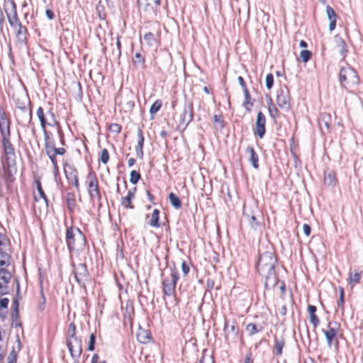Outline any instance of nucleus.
Wrapping results in <instances>:
<instances>
[{
	"mask_svg": "<svg viewBox=\"0 0 363 363\" xmlns=\"http://www.w3.org/2000/svg\"><path fill=\"white\" fill-rule=\"evenodd\" d=\"M116 58L119 59L121 56V43L120 40V36H117L116 38Z\"/></svg>",
	"mask_w": 363,
	"mask_h": 363,
	"instance_id": "0e129e2a",
	"label": "nucleus"
},
{
	"mask_svg": "<svg viewBox=\"0 0 363 363\" xmlns=\"http://www.w3.org/2000/svg\"><path fill=\"white\" fill-rule=\"evenodd\" d=\"M161 59L162 60V66L164 68H169L172 62V58L170 53L164 52L162 57Z\"/></svg>",
	"mask_w": 363,
	"mask_h": 363,
	"instance_id": "4c0bfd02",
	"label": "nucleus"
},
{
	"mask_svg": "<svg viewBox=\"0 0 363 363\" xmlns=\"http://www.w3.org/2000/svg\"><path fill=\"white\" fill-rule=\"evenodd\" d=\"M45 152L49 159L50 160L52 164H56L57 162V157L55 153H54L52 151H51L50 149H45Z\"/></svg>",
	"mask_w": 363,
	"mask_h": 363,
	"instance_id": "4d7b16f0",
	"label": "nucleus"
},
{
	"mask_svg": "<svg viewBox=\"0 0 363 363\" xmlns=\"http://www.w3.org/2000/svg\"><path fill=\"white\" fill-rule=\"evenodd\" d=\"M323 182L326 186L333 187L335 186L337 182L335 172L333 170L325 171Z\"/></svg>",
	"mask_w": 363,
	"mask_h": 363,
	"instance_id": "5701e85b",
	"label": "nucleus"
},
{
	"mask_svg": "<svg viewBox=\"0 0 363 363\" xmlns=\"http://www.w3.org/2000/svg\"><path fill=\"white\" fill-rule=\"evenodd\" d=\"M45 139V150L50 149L52 145L54 144V141L50 140V133L47 130H43Z\"/></svg>",
	"mask_w": 363,
	"mask_h": 363,
	"instance_id": "a18cd8bd",
	"label": "nucleus"
},
{
	"mask_svg": "<svg viewBox=\"0 0 363 363\" xmlns=\"http://www.w3.org/2000/svg\"><path fill=\"white\" fill-rule=\"evenodd\" d=\"M11 256L5 252L0 250V266H9L10 264Z\"/></svg>",
	"mask_w": 363,
	"mask_h": 363,
	"instance_id": "ea45409f",
	"label": "nucleus"
},
{
	"mask_svg": "<svg viewBox=\"0 0 363 363\" xmlns=\"http://www.w3.org/2000/svg\"><path fill=\"white\" fill-rule=\"evenodd\" d=\"M64 172L68 183L74 185L76 190L79 191V182L77 169L72 165L65 164L64 166Z\"/></svg>",
	"mask_w": 363,
	"mask_h": 363,
	"instance_id": "1a4fd4ad",
	"label": "nucleus"
},
{
	"mask_svg": "<svg viewBox=\"0 0 363 363\" xmlns=\"http://www.w3.org/2000/svg\"><path fill=\"white\" fill-rule=\"evenodd\" d=\"M362 274H363L362 271H361L359 272H355L354 274H352V272H350L349 278L347 279L348 284L352 288L357 284H359L360 281V279L362 278Z\"/></svg>",
	"mask_w": 363,
	"mask_h": 363,
	"instance_id": "c756f323",
	"label": "nucleus"
},
{
	"mask_svg": "<svg viewBox=\"0 0 363 363\" xmlns=\"http://www.w3.org/2000/svg\"><path fill=\"white\" fill-rule=\"evenodd\" d=\"M182 273H183L184 276L187 275L190 270L188 264L184 260L182 263Z\"/></svg>",
	"mask_w": 363,
	"mask_h": 363,
	"instance_id": "338daca9",
	"label": "nucleus"
},
{
	"mask_svg": "<svg viewBox=\"0 0 363 363\" xmlns=\"http://www.w3.org/2000/svg\"><path fill=\"white\" fill-rule=\"evenodd\" d=\"M245 100L243 102V106L247 111H250V108L248 106H252L253 103L250 101V94L248 89L244 90Z\"/></svg>",
	"mask_w": 363,
	"mask_h": 363,
	"instance_id": "58836bf2",
	"label": "nucleus"
},
{
	"mask_svg": "<svg viewBox=\"0 0 363 363\" xmlns=\"http://www.w3.org/2000/svg\"><path fill=\"white\" fill-rule=\"evenodd\" d=\"M9 293L8 284L0 281V295L4 296Z\"/></svg>",
	"mask_w": 363,
	"mask_h": 363,
	"instance_id": "680f3d73",
	"label": "nucleus"
},
{
	"mask_svg": "<svg viewBox=\"0 0 363 363\" xmlns=\"http://www.w3.org/2000/svg\"><path fill=\"white\" fill-rule=\"evenodd\" d=\"M326 13L328 18V20L330 21L329 24V30L333 31L336 26V21H337V13L333 8H332L330 6L328 5L326 6Z\"/></svg>",
	"mask_w": 363,
	"mask_h": 363,
	"instance_id": "4be33fe9",
	"label": "nucleus"
},
{
	"mask_svg": "<svg viewBox=\"0 0 363 363\" xmlns=\"http://www.w3.org/2000/svg\"><path fill=\"white\" fill-rule=\"evenodd\" d=\"M169 200L171 205L176 209H179L182 207V203L181 199L173 192L169 193Z\"/></svg>",
	"mask_w": 363,
	"mask_h": 363,
	"instance_id": "473e14b6",
	"label": "nucleus"
},
{
	"mask_svg": "<svg viewBox=\"0 0 363 363\" xmlns=\"http://www.w3.org/2000/svg\"><path fill=\"white\" fill-rule=\"evenodd\" d=\"M66 203L69 212H73L76 206L75 195L72 192L67 194Z\"/></svg>",
	"mask_w": 363,
	"mask_h": 363,
	"instance_id": "2f4dec72",
	"label": "nucleus"
},
{
	"mask_svg": "<svg viewBox=\"0 0 363 363\" xmlns=\"http://www.w3.org/2000/svg\"><path fill=\"white\" fill-rule=\"evenodd\" d=\"M312 57V52L310 50H303L300 52V57L301 58V60L303 62H308Z\"/></svg>",
	"mask_w": 363,
	"mask_h": 363,
	"instance_id": "c03bdc74",
	"label": "nucleus"
},
{
	"mask_svg": "<svg viewBox=\"0 0 363 363\" xmlns=\"http://www.w3.org/2000/svg\"><path fill=\"white\" fill-rule=\"evenodd\" d=\"M162 106V102L160 99H157L152 104L150 108V113L151 114V118L153 119L155 115L160 110Z\"/></svg>",
	"mask_w": 363,
	"mask_h": 363,
	"instance_id": "72a5a7b5",
	"label": "nucleus"
},
{
	"mask_svg": "<svg viewBox=\"0 0 363 363\" xmlns=\"http://www.w3.org/2000/svg\"><path fill=\"white\" fill-rule=\"evenodd\" d=\"M1 143L7 165L11 167L16 164L15 147L11 140H1Z\"/></svg>",
	"mask_w": 363,
	"mask_h": 363,
	"instance_id": "6e6552de",
	"label": "nucleus"
},
{
	"mask_svg": "<svg viewBox=\"0 0 363 363\" xmlns=\"http://www.w3.org/2000/svg\"><path fill=\"white\" fill-rule=\"evenodd\" d=\"M254 135L258 136L260 139L263 138L266 133V118L262 111H259L257 115L255 128L253 130Z\"/></svg>",
	"mask_w": 363,
	"mask_h": 363,
	"instance_id": "f8f14e48",
	"label": "nucleus"
},
{
	"mask_svg": "<svg viewBox=\"0 0 363 363\" xmlns=\"http://www.w3.org/2000/svg\"><path fill=\"white\" fill-rule=\"evenodd\" d=\"M169 270L171 281L167 278L164 279L162 281L163 293L168 296L175 293L176 285L179 279V272L174 264L169 267Z\"/></svg>",
	"mask_w": 363,
	"mask_h": 363,
	"instance_id": "7ed1b4c3",
	"label": "nucleus"
},
{
	"mask_svg": "<svg viewBox=\"0 0 363 363\" xmlns=\"http://www.w3.org/2000/svg\"><path fill=\"white\" fill-rule=\"evenodd\" d=\"M121 205L125 208H131L133 209L134 206L132 205V199H130L128 196H125L121 198Z\"/></svg>",
	"mask_w": 363,
	"mask_h": 363,
	"instance_id": "49530a36",
	"label": "nucleus"
},
{
	"mask_svg": "<svg viewBox=\"0 0 363 363\" xmlns=\"http://www.w3.org/2000/svg\"><path fill=\"white\" fill-rule=\"evenodd\" d=\"M87 186H88V193L91 201H94L97 199V201H101V194L99 190V181L97 179L96 174L91 171L87 175Z\"/></svg>",
	"mask_w": 363,
	"mask_h": 363,
	"instance_id": "39448f33",
	"label": "nucleus"
},
{
	"mask_svg": "<svg viewBox=\"0 0 363 363\" xmlns=\"http://www.w3.org/2000/svg\"><path fill=\"white\" fill-rule=\"evenodd\" d=\"M75 234L73 231V227L71 226L67 228L65 234L66 244L69 252L74 250L75 247Z\"/></svg>",
	"mask_w": 363,
	"mask_h": 363,
	"instance_id": "6ab92c4d",
	"label": "nucleus"
},
{
	"mask_svg": "<svg viewBox=\"0 0 363 363\" xmlns=\"http://www.w3.org/2000/svg\"><path fill=\"white\" fill-rule=\"evenodd\" d=\"M332 323L330 322L328 324V330H325L324 329L322 330V332L324 333L327 344L329 347H330L333 344L334 339L336 337L337 334V330L340 328V323L335 322L334 325H336V328L331 327Z\"/></svg>",
	"mask_w": 363,
	"mask_h": 363,
	"instance_id": "2eb2a0df",
	"label": "nucleus"
},
{
	"mask_svg": "<svg viewBox=\"0 0 363 363\" xmlns=\"http://www.w3.org/2000/svg\"><path fill=\"white\" fill-rule=\"evenodd\" d=\"M17 354L14 351V349L10 352L9 356L8 357L9 363H16Z\"/></svg>",
	"mask_w": 363,
	"mask_h": 363,
	"instance_id": "69168bd1",
	"label": "nucleus"
},
{
	"mask_svg": "<svg viewBox=\"0 0 363 363\" xmlns=\"http://www.w3.org/2000/svg\"><path fill=\"white\" fill-rule=\"evenodd\" d=\"M246 152L250 154L249 162L255 169H259V156L252 146H247Z\"/></svg>",
	"mask_w": 363,
	"mask_h": 363,
	"instance_id": "412c9836",
	"label": "nucleus"
},
{
	"mask_svg": "<svg viewBox=\"0 0 363 363\" xmlns=\"http://www.w3.org/2000/svg\"><path fill=\"white\" fill-rule=\"evenodd\" d=\"M260 214V211L258 207L255 205L252 206H243V216L247 218L252 217V216H255L257 214Z\"/></svg>",
	"mask_w": 363,
	"mask_h": 363,
	"instance_id": "bb28decb",
	"label": "nucleus"
},
{
	"mask_svg": "<svg viewBox=\"0 0 363 363\" xmlns=\"http://www.w3.org/2000/svg\"><path fill=\"white\" fill-rule=\"evenodd\" d=\"M130 182L133 184H136L141 179V175L138 171L132 170L130 174Z\"/></svg>",
	"mask_w": 363,
	"mask_h": 363,
	"instance_id": "37998d69",
	"label": "nucleus"
},
{
	"mask_svg": "<svg viewBox=\"0 0 363 363\" xmlns=\"http://www.w3.org/2000/svg\"><path fill=\"white\" fill-rule=\"evenodd\" d=\"M35 183H36V188H37V190L38 191L40 196L45 201L46 205L48 206L49 200L43 191V189L42 187L40 182L39 180H37V181H35Z\"/></svg>",
	"mask_w": 363,
	"mask_h": 363,
	"instance_id": "79ce46f5",
	"label": "nucleus"
},
{
	"mask_svg": "<svg viewBox=\"0 0 363 363\" xmlns=\"http://www.w3.org/2000/svg\"><path fill=\"white\" fill-rule=\"evenodd\" d=\"M339 82L342 88L348 90L359 84V78L356 70L347 65L346 67H340Z\"/></svg>",
	"mask_w": 363,
	"mask_h": 363,
	"instance_id": "f03ea898",
	"label": "nucleus"
},
{
	"mask_svg": "<svg viewBox=\"0 0 363 363\" xmlns=\"http://www.w3.org/2000/svg\"><path fill=\"white\" fill-rule=\"evenodd\" d=\"M12 277V274L6 269H0V281L8 284Z\"/></svg>",
	"mask_w": 363,
	"mask_h": 363,
	"instance_id": "f704fd0d",
	"label": "nucleus"
},
{
	"mask_svg": "<svg viewBox=\"0 0 363 363\" xmlns=\"http://www.w3.org/2000/svg\"><path fill=\"white\" fill-rule=\"evenodd\" d=\"M269 113L271 118L275 119L278 114H279V110L275 106H269L268 107Z\"/></svg>",
	"mask_w": 363,
	"mask_h": 363,
	"instance_id": "13d9d810",
	"label": "nucleus"
},
{
	"mask_svg": "<svg viewBox=\"0 0 363 363\" xmlns=\"http://www.w3.org/2000/svg\"><path fill=\"white\" fill-rule=\"evenodd\" d=\"M160 4L161 0H138L139 8L150 14L155 15Z\"/></svg>",
	"mask_w": 363,
	"mask_h": 363,
	"instance_id": "9b49d317",
	"label": "nucleus"
},
{
	"mask_svg": "<svg viewBox=\"0 0 363 363\" xmlns=\"http://www.w3.org/2000/svg\"><path fill=\"white\" fill-rule=\"evenodd\" d=\"M16 26L18 28L16 34L18 41L21 43H26L28 36L29 35L28 29L26 26L22 25L21 22L18 23Z\"/></svg>",
	"mask_w": 363,
	"mask_h": 363,
	"instance_id": "f3484780",
	"label": "nucleus"
},
{
	"mask_svg": "<svg viewBox=\"0 0 363 363\" xmlns=\"http://www.w3.org/2000/svg\"><path fill=\"white\" fill-rule=\"evenodd\" d=\"M330 121L331 116L329 113H323L320 114V116L318 119V123L322 132L324 131L323 128H325V130L328 133L330 131Z\"/></svg>",
	"mask_w": 363,
	"mask_h": 363,
	"instance_id": "aec40b11",
	"label": "nucleus"
},
{
	"mask_svg": "<svg viewBox=\"0 0 363 363\" xmlns=\"http://www.w3.org/2000/svg\"><path fill=\"white\" fill-rule=\"evenodd\" d=\"M335 41L336 43V46L340 48L339 52H340L341 56L342 57V61H345V59L348 52L346 43L342 39V38L338 34L335 35Z\"/></svg>",
	"mask_w": 363,
	"mask_h": 363,
	"instance_id": "a211bd4d",
	"label": "nucleus"
},
{
	"mask_svg": "<svg viewBox=\"0 0 363 363\" xmlns=\"http://www.w3.org/2000/svg\"><path fill=\"white\" fill-rule=\"evenodd\" d=\"M121 125L118 123H111L109 125V130L111 132L118 134L121 131Z\"/></svg>",
	"mask_w": 363,
	"mask_h": 363,
	"instance_id": "bf43d9fd",
	"label": "nucleus"
},
{
	"mask_svg": "<svg viewBox=\"0 0 363 363\" xmlns=\"http://www.w3.org/2000/svg\"><path fill=\"white\" fill-rule=\"evenodd\" d=\"M95 344H96V335L95 333H91L89 336V345L87 350L89 351H94L95 350Z\"/></svg>",
	"mask_w": 363,
	"mask_h": 363,
	"instance_id": "09e8293b",
	"label": "nucleus"
},
{
	"mask_svg": "<svg viewBox=\"0 0 363 363\" xmlns=\"http://www.w3.org/2000/svg\"><path fill=\"white\" fill-rule=\"evenodd\" d=\"M1 140H7L11 138V126L7 127L4 130L0 132Z\"/></svg>",
	"mask_w": 363,
	"mask_h": 363,
	"instance_id": "5fc2aeb1",
	"label": "nucleus"
},
{
	"mask_svg": "<svg viewBox=\"0 0 363 363\" xmlns=\"http://www.w3.org/2000/svg\"><path fill=\"white\" fill-rule=\"evenodd\" d=\"M48 114L50 116V117L51 118V122H49V123H48L49 126H51V127L56 126V128L60 126L59 121H57L56 120L55 113L52 111H49L48 112Z\"/></svg>",
	"mask_w": 363,
	"mask_h": 363,
	"instance_id": "8fccbe9b",
	"label": "nucleus"
},
{
	"mask_svg": "<svg viewBox=\"0 0 363 363\" xmlns=\"http://www.w3.org/2000/svg\"><path fill=\"white\" fill-rule=\"evenodd\" d=\"M249 336H252L263 330L264 327L261 324H256L254 323H250L246 325L245 328Z\"/></svg>",
	"mask_w": 363,
	"mask_h": 363,
	"instance_id": "cd10ccee",
	"label": "nucleus"
},
{
	"mask_svg": "<svg viewBox=\"0 0 363 363\" xmlns=\"http://www.w3.org/2000/svg\"><path fill=\"white\" fill-rule=\"evenodd\" d=\"M76 231L78 233L77 239L80 242L81 246H84L86 242L85 235L79 228H76Z\"/></svg>",
	"mask_w": 363,
	"mask_h": 363,
	"instance_id": "864d4df0",
	"label": "nucleus"
},
{
	"mask_svg": "<svg viewBox=\"0 0 363 363\" xmlns=\"http://www.w3.org/2000/svg\"><path fill=\"white\" fill-rule=\"evenodd\" d=\"M213 121L217 123L216 125V129L217 130H220V132L226 125V123L222 119L221 115H214Z\"/></svg>",
	"mask_w": 363,
	"mask_h": 363,
	"instance_id": "e433bc0d",
	"label": "nucleus"
},
{
	"mask_svg": "<svg viewBox=\"0 0 363 363\" xmlns=\"http://www.w3.org/2000/svg\"><path fill=\"white\" fill-rule=\"evenodd\" d=\"M4 11L6 12L9 23L12 28L21 23L18 13L16 4L13 0H9L4 3Z\"/></svg>",
	"mask_w": 363,
	"mask_h": 363,
	"instance_id": "423d86ee",
	"label": "nucleus"
},
{
	"mask_svg": "<svg viewBox=\"0 0 363 363\" xmlns=\"http://www.w3.org/2000/svg\"><path fill=\"white\" fill-rule=\"evenodd\" d=\"M50 150L52 151L55 155H63L66 152V150L64 147H56L55 143L51 145Z\"/></svg>",
	"mask_w": 363,
	"mask_h": 363,
	"instance_id": "6e6d98bb",
	"label": "nucleus"
},
{
	"mask_svg": "<svg viewBox=\"0 0 363 363\" xmlns=\"http://www.w3.org/2000/svg\"><path fill=\"white\" fill-rule=\"evenodd\" d=\"M344 303H345V291L342 287H340V298L337 302V306L341 308L342 310L344 309Z\"/></svg>",
	"mask_w": 363,
	"mask_h": 363,
	"instance_id": "603ef678",
	"label": "nucleus"
},
{
	"mask_svg": "<svg viewBox=\"0 0 363 363\" xmlns=\"http://www.w3.org/2000/svg\"><path fill=\"white\" fill-rule=\"evenodd\" d=\"M265 85L268 90H270L274 85V76L272 73H269L266 76Z\"/></svg>",
	"mask_w": 363,
	"mask_h": 363,
	"instance_id": "de8ad7c7",
	"label": "nucleus"
},
{
	"mask_svg": "<svg viewBox=\"0 0 363 363\" xmlns=\"http://www.w3.org/2000/svg\"><path fill=\"white\" fill-rule=\"evenodd\" d=\"M143 39L146 42L147 45L150 47H152L157 44V39L155 35L151 32L145 33Z\"/></svg>",
	"mask_w": 363,
	"mask_h": 363,
	"instance_id": "c9c22d12",
	"label": "nucleus"
},
{
	"mask_svg": "<svg viewBox=\"0 0 363 363\" xmlns=\"http://www.w3.org/2000/svg\"><path fill=\"white\" fill-rule=\"evenodd\" d=\"M72 274L79 286L86 290V281L89 279V273L85 263L72 264Z\"/></svg>",
	"mask_w": 363,
	"mask_h": 363,
	"instance_id": "20e7f679",
	"label": "nucleus"
},
{
	"mask_svg": "<svg viewBox=\"0 0 363 363\" xmlns=\"http://www.w3.org/2000/svg\"><path fill=\"white\" fill-rule=\"evenodd\" d=\"M244 363H253L252 354L251 351H249L245 357Z\"/></svg>",
	"mask_w": 363,
	"mask_h": 363,
	"instance_id": "774afa93",
	"label": "nucleus"
},
{
	"mask_svg": "<svg viewBox=\"0 0 363 363\" xmlns=\"http://www.w3.org/2000/svg\"><path fill=\"white\" fill-rule=\"evenodd\" d=\"M260 218H262L261 213L257 214L255 216H252L250 218H247L248 222L251 226L252 228L254 230H258L261 228L262 227V222L260 220Z\"/></svg>",
	"mask_w": 363,
	"mask_h": 363,
	"instance_id": "7c9ffc66",
	"label": "nucleus"
},
{
	"mask_svg": "<svg viewBox=\"0 0 363 363\" xmlns=\"http://www.w3.org/2000/svg\"><path fill=\"white\" fill-rule=\"evenodd\" d=\"M309 319L311 323L313 325L314 328L315 329L319 325L320 320L316 314H309Z\"/></svg>",
	"mask_w": 363,
	"mask_h": 363,
	"instance_id": "052dcab7",
	"label": "nucleus"
},
{
	"mask_svg": "<svg viewBox=\"0 0 363 363\" xmlns=\"http://www.w3.org/2000/svg\"><path fill=\"white\" fill-rule=\"evenodd\" d=\"M132 62L136 69L145 70L147 68L145 55L140 52L135 53Z\"/></svg>",
	"mask_w": 363,
	"mask_h": 363,
	"instance_id": "dca6fc26",
	"label": "nucleus"
},
{
	"mask_svg": "<svg viewBox=\"0 0 363 363\" xmlns=\"http://www.w3.org/2000/svg\"><path fill=\"white\" fill-rule=\"evenodd\" d=\"M278 260L273 247L267 246L265 251L259 250V257L256 263V270L259 276L264 279L266 290L274 289L279 282L276 271Z\"/></svg>",
	"mask_w": 363,
	"mask_h": 363,
	"instance_id": "f257e3e1",
	"label": "nucleus"
},
{
	"mask_svg": "<svg viewBox=\"0 0 363 363\" xmlns=\"http://www.w3.org/2000/svg\"><path fill=\"white\" fill-rule=\"evenodd\" d=\"M57 134H58V136L60 138V144L62 145H65L66 142H65V135H64V133L60 126L57 128Z\"/></svg>",
	"mask_w": 363,
	"mask_h": 363,
	"instance_id": "e2e57ef3",
	"label": "nucleus"
},
{
	"mask_svg": "<svg viewBox=\"0 0 363 363\" xmlns=\"http://www.w3.org/2000/svg\"><path fill=\"white\" fill-rule=\"evenodd\" d=\"M193 119H194L193 104L190 103V102H186L184 106L183 112L180 116L179 123L182 124H185L184 128H186L189 125V123L193 121Z\"/></svg>",
	"mask_w": 363,
	"mask_h": 363,
	"instance_id": "4468645a",
	"label": "nucleus"
},
{
	"mask_svg": "<svg viewBox=\"0 0 363 363\" xmlns=\"http://www.w3.org/2000/svg\"><path fill=\"white\" fill-rule=\"evenodd\" d=\"M207 350H203V355L199 360V363H214V359L212 354H207Z\"/></svg>",
	"mask_w": 363,
	"mask_h": 363,
	"instance_id": "a19ab883",
	"label": "nucleus"
},
{
	"mask_svg": "<svg viewBox=\"0 0 363 363\" xmlns=\"http://www.w3.org/2000/svg\"><path fill=\"white\" fill-rule=\"evenodd\" d=\"M223 331L225 341H236L239 333V327L237 322L233 320L231 325H229V322L225 320Z\"/></svg>",
	"mask_w": 363,
	"mask_h": 363,
	"instance_id": "9d476101",
	"label": "nucleus"
},
{
	"mask_svg": "<svg viewBox=\"0 0 363 363\" xmlns=\"http://www.w3.org/2000/svg\"><path fill=\"white\" fill-rule=\"evenodd\" d=\"M99 160L103 164H106L109 160V153L107 149L104 148L101 150V157Z\"/></svg>",
	"mask_w": 363,
	"mask_h": 363,
	"instance_id": "3c124183",
	"label": "nucleus"
},
{
	"mask_svg": "<svg viewBox=\"0 0 363 363\" xmlns=\"http://www.w3.org/2000/svg\"><path fill=\"white\" fill-rule=\"evenodd\" d=\"M291 96L288 87L284 85L281 86L277 92V105L285 110L291 109Z\"/></svg>",
	"mask_w": 363,
	"mask_h": 363,
	"instance_id": "0eeeda50",
	"label": "nucleus"
},
{
	"mask_svg": "<svg viewBox=\"0 0 363 363\" xmlns=\"http://www.w3.org/2000/svg\"><path fill=\"white\" fill-rule=\"evenodd\" d=\"M136 337L137 340L143 344H147L152 340V335L150 330L142 329L141 328L138 331Z\"/></svg>",
	"mask_w": 363,
	"mask_h": 363,
	"instance_id": "393cba45",
	"label": "nucleus"
},
{
	"mask_svg": "<svg viewBox=\"0 0 363 363\" xmlns=\"http://www.w3.org/2000/svg\"><path fill=\"white\" fill-rule=\"evenodd\" d=\"M285 345V340L283 337H274V353L277 356L282 354V350Z\"/></svg>",
	"mask_w": 363,
	"mask_h": 363,
	"instance_id": "a878e982",
	"label": "nucleus"
},
{
	"mask_svg": "<svg viewBox=\"0 0 363 363\" xmlns=\"http://www.w3.org/2000/svg\"><path fill=\"white\" fill-rule=\"evenodd\" d=\"M66 345L72 358L78 359L82 353V340L79 337L74 342L72 340H67Z\"/></svg>",
	"mask_w": 363,
	"mask_h": 363,
	"instance_id": "ddd939ff",
	"label": "nucleus"
},
{
	"mask_svg": "<svg viewBox=\"0 0 363 363\" xmlns=\"http://www.w3.org/2000/svg\"><path fill=\"white\" fill-rule=\"evenodd\" d=\"M160 213L159 209L155 208L151 215V219L148 221V225L153 228L160 227Z\"/></svg>",
	"mask_w": 363,
	"mask_h": 363,
	"instance_id": "c85d7f7f",
	"label": "nucleus"
},
{
	"mask_svg": "<svg viewBox=\"0 0 363 363\" xmlns=\"http://www.w3.org/2000/svg\"><path fill=\"white\" fill-rule=\"evenodd\" d=\"M138 144L135 147V152L137 156L140 159H143L144 153H143V145H144V141L145 138L143 136V130L142 129L139 128L138 130Z\"/></svg>",
	"mask_w": 363,
	"mask_h": 363,
	"instance_id": "b1692460",
	"label": "nucleus"
}]
</instances>
